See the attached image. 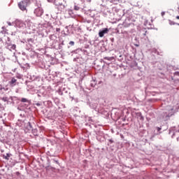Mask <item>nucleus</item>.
<instances>
[{
  "label": "nucleus",
  "mask_w": 179,
  "mask_h": 179,
  "mask_svg": "<svg viewBox=\"0 0 179 179\" xmlns=\"http://www.w3.org/2000/svg\"><path fill=\"white\" fill-rule=\"evenodd\" d=\"M177 113V110L174 109V106H169L166 109V112L164 114V117H165L166 120H169L170 117H173L174 114Z\"/></svg>",
  "instance_id": "1"
},
{
  "label": "nucleus",
  "mask_w": 179,
  "mask_h": 179,
  "mask_svg": "<svg viewBox=\"0 0 179 179\" xmlns=\"http://www.w3.org/2000/svg\"><path fill=\"white\" fill-rule=\"evenodd\" d=\"M30 4V0H22L18 3V7L21 10H27V8Z\"/></svg>",
  "instance_id": "2"
},
{
  "label": "nucleus",
  "mask_w": 179,
  "mask_h": 179,
  "mask_svg": "<svg viewBox=\"0 0 179 179\" xmlns=\"http://www.w3.org/2000/svg\"><path fill=\"white\" fill-rule=\"evenodd\" d=\"M169 135H171L172 138H176V135L179 136V130L176 127H171L169 129Z\"/></svg>",
  "instance_id": "3"
},
{
  "label": "nucleus",
  "mask_w": 179,
  "mask_h": 179,
  "mask_svg": "<svg viewBox=\"0 0 179 179\" xmlns=\"http://www.w3.org/2000/svg\"><path fill=\"white\" fill-rule=\"evenodd\" d=\"M34 13H36V16H41L43 13V9L38 8L35 10Z\"/></svg>",
  "instance_id": "4"
},
{
  "label": "nucleus",
  "mask_w": 179,
  "mask_h": 179,
  "mask_svg": "<svg viewBox=\"0 0 179 179\" xmlns=\"http://www.w3.org/2000/svg\"><path fill=\"white\" fill-rule=\"evenodd\" d=\"M108 33V29L106 28L103 31H99V37H104V34H107Z\"/></svg>",
  "instance_id": "5"
},
{
  "label": "nucleus",
  "mask_w": 179,
  "mask_h": 179,
  "mask_svg": "<svg viewBox=\"0 0 179 179\" xmlns=\"http://www.w3.org/2000/svg\"><path fill=\"white\" fill-rule=\"evenodd\" d=\"M16 82H17V80L16 78H11V80L9 82L10 87H13L14 86H16Z\"/></svg>",
  "instance_id": "6"
},
{
  "label": "nucleus",
  "mask_w": 179,
  "mask_h": 179,
  "mask_svg": "<svg viewBox=\"0 0 179 179\" xmlns=\"http://www.w3.org/2000/svg\"><path fill=\"white\" fill-rule=\"evenodd\" d=\"M131 23H128V22H127V20H125L124 22H123V27H129V26H131Z\"/></svg>",
  "instance_id": "7"
},
{
  "label": "nucleus",
  "mask_w": 179,
  "mask_h": 179,
  "mask_svg": "<svg viewBox=\"0 0 179 179\" xmlns=\"http://www.w3.org/2000/svg\"><path fill=\"white\" fill-rule=\"evenodd\" d=\"M9 157H10V155H9V154H6V156L3 155V158L6 160H9Z\"/></svg>",
  "instance_id": "8"
},
{
  "label": "nucleus",
  "mask_w": 179,
  "mask_h": 179,
  "mask_svg": "<svg viewBox=\"0 0 179 179\" xmlns=\"http://www.w3.org/2000/svg\"><path fill=\"white\" fill-rule=\"evenodd\" d=\"M21 101H22V103H27V99H26V98H22V99H21Z\"/></svg>",
  "instance_id": "9"
},
{
  "label": "nucleus",
  "mask_w": 179,
  "mask_h": 179,
  "mask_svg": "<svg viewBox=\"0 0 179 179\" xmlns=\"http://www.w3.org/2000/svg\"><path fill=\"white\" fill-rule=\"evenodd\" d=\"M1 100H3V101H8V97L7 96H3V98H1Z\"/></svg>",
  "instance_id": "10"
},
{
  "label": "nucleus",
  "mask_w": 179,
  "mask_h": 179,
  "mask_svg": "<svg viewBox=\"0 0 179 179\" xmlns=\"http://www.w3.org/2000/svg\"><path fill=\"white\" fill-rule=\"evenodd\" d=\"M3 90L4 92H8V90H9V88L8 87V86H6L5 87H3Z\"/></svg>",
  "instance_id": "11"
},
{
  "label": "nucleus",
  "mask_w": 179,
  "mask_h": 179,
  "mask_svg": "<svg viewBox=\"0 0 179 179\" xmlns=\"http://www.w3.org/2000/svg\"><path fill=\"white\" fill-rule=\"evenodd\" d=\"M10 48H11V50H15V48H16V45H11V47H10Z\"/></svg>",
  "instance_id": "12"
},
{
  "label": "nucleus",
  "mask_w": 179,
  "mask_h": 179,
  "mask_svg": "<svg viewBox=\"0 0 179 179\" xmlns=\"http://www.w3.org/2000/svg\"><path fill=\"white\" fill-rule=\"evenodd\" d=\"M69 44H70V45H75V42H73V41H70V42H69Z\"/></svg>",
  "instance_id": "13"
},
{
  "label": "nucleus",
  "mask_w": 179,
  "mask_h": 179,
  "mask_svg": "<svg viewBox=\"0 0 179 179\" xmlns=\"http://www.w3.org/2000/svg\"><path fill=\"white\" fill-rule=\"evenodd\" d=\"M104 59H107L108 61H111L110 57H104Z\"/></svg>",
  "instance_id": "14"
},
{
  "label": "nucleus",
  "mask_w": 179,
  "mask_h": 179,
  "mask_svg": "<svg viewBox=\"0 0 179 179\" xmlns=\"http://www.w3.org/2000/svg\"><path fill=\"white\" fill-rule=\"evenodd\" d=\"M74 9H75V10H79V7L76 6L74 7Z\"/></svg>",
  "instance_id": "15"
},
{
  "label": "nucleus",
  "mask_w": 179,
  "mask_h": 179,
  "mask_svg": "<svg viewBox=\"0 0 179 179\" xmlns=\"http://www.w3.org/2000/svg\"><path fill=\"white\" fill-rule=\"evenodd\" d=\"M175 76H179V72L178 71L175 72Z\"/></svg>",
  "instance_id": "16"
},
{
  "label": "nucleus",
  "mask_w": 179,
  "mask_h": 179,
  "mask_svg": "<svg viewBox=\"0 0 179 179\" xmlns=\"http://www.w3.org/2000/svg\"><path fill=\"white\" fill-rule=\"evenodd\" d=\"M56 31H57V32L61 31V29H60V28H57V29H56Z\"/></svg>",
  "instance_id": "17"
},
{
  "label": "nucleus",
  "mask_w": 179,
  "mask_h": 179,
  "mask_svg": "<svg viewBox=\"0 0 179 179\" xmlns=\"http://www.w3.org/2000/svg\"><path fill=\"white\" fill-rule=\"evenodd\" d=\"M157 130L158 131V132H159V131H162V128H160V127H157Z\"/></svg>",
  "instance_id": "18"
},
{
  "label": "nucleus",
  "mask_w": 179,
  "mask_h": 179,
  "mask_svg": "<svg viewBox=\"0 0 179 179\" xmlns=\"http://www.w3.org/2000/svg\"><path fill=\"white\" fill-rule=\"evenodd\" d=\"M0 90H3L2 85H0Z\"/></svg>",
  "instance_id": "19"
},
{
  "label": "nucleus",
  "mask_w": 179,
  "mask_h": 179,
  "mask_svg": "<svg viewBox=\"0 0 179 179\" xmlns=\"http://www.w3.org/2000/svg\"><path fill=\"white\" fill-rule=\"evenodd\" d=\"M176 19L179 20V15L176 16Z\"/></svg>",
  "instance_id": "20"
},
{
  "label": "nucleus",
  "mask_w": 179,
  "mask_h": 179,
  "mask_svg": "<svg viewBox=\"0 0 179 179\" xmlns=\"http://www.w3.org/2000/svg\"><path fill=\"white\" fill-rule=\"evenodd\" d=\"M162 16L164 15V13H162Z\"/></svg>",
  "instance_id": "21"
},
{
  "label": "nucleus",
  "mask_w": 179,
  "mask_h": 179,
  "mask_svg": "<svg viewBox=\"0 0 179 179\" xmlns=\"http://www.w3.org/2000/svg\"><path fill=\"white\" fill-rule=\"evenodd\" d=\"M8 24H9V26H10V23H9Z\"/></svg>",
  "instance_id": "22"
}]
</instances>
